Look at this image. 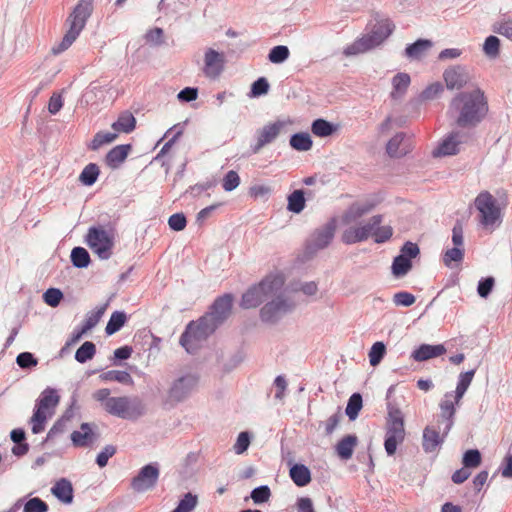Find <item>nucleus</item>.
<instances>
[{
	"label": "nucleus",
	"mask_w": 512,
	"mask_h": 512,
	"mask_svg": "<svg viewBox=\"0 0 512 512\" xmlns=\"http://www.w3.org/2000/svg\"><path fill=\"white\" fill-rule=\"evenodd\" d=\"M210 315H204L197 321H191L180 336V344L187 352L195 348L197 342L206 340L215 332L218 326L211 320Z\"/></svg>",
	"instance_id": "obj_6"
},
{
	"label": "nucleus",
	"mask_w": 512,
	"mask_h": 512,
	"mask_svg": "<svg viewBox=\"0 0 512 512\" xmlns=\"http://www.w3.org/2000/svg\"><path fill=\"white\" fill-rule=\"evenodd\" d=\"M52 494L65 504L73 501V487L69 480L62 478L58 480L51 488Z\"/></svg>",
	"instance_id": "obj_27"
},
{
	"label": "nucleus",
	"mask_w": 512,
	"mask_h": 512,
	"mask_svg": "<svg viewBox=\"0 0 512 512\" xmlns=\"http://www.w3.org/2000/svg\"><path fill=\"white\" fill-rule=\"evenodd\" d=\"M271 496V490L267 485H261L251 491L250 497L257 505L265 503Z\"/></svg>",
	"instance_id": "obj_52"
},
{
	"label": "nucleus",
	"mask_w": 512,
	"mask_h": 512,
	"mask_svg": "<svg viewBox=\"0 0 512 512\" xmlns=\"http://www.w3.org/2000/svg\"><path fill=\"white\" fill-rule=\"evenodd\" d=\"M104 409L111 415L122 419H133L142 416L145 413L143 402L138 399H130L126 396L111 397Z\"/></svg>",
	"instance_id": "obj_9"
},
{
	"label": "nucleus",
	"mask_w": 512,
	"mask_h": 512,
	"mask_svg": "<svg viewBox=\"0 0 512 512\" xmlns=\"http://www.w3.org/2000/svg\"><path fill=\"white\" fill-rule=\"evenodd\" d=\"M374 20L375 24L371 33L364 35L347 46L344 49V55L354 56L365 53L382 44L393 33L395 25L389 18L384 17L380 13H375Z\"/></svg>",
	"instance_id": "obj_3"
},
{
	"label": "nucleus",
	"mask_w": 512,
	"mask_h": 512,
	"mask_svg": "<svg viewBox=\"0 0 512 512\" xmlns=\"http://www.w3.org/2000/svg\"><path fill=\"white\" fill-rule=\"evenodd\" d=\"M270 88L269 82L265 77H259L251 85L249 92L250 97H260L268 93Z\"/></svg>",
	"instance_id": "obj_51"
},
{
	"label": "nucleus",
	"mask_w": 512,
	"mask_h": 512,
	"mask_svg": "<svg viewBox=\"0 0 512 512\" xmlns=\"http://www.w3.org/2000/svg\"><path fill=\"white\" fill-rule=\"evenodd\" d=\"M459 137H460L459 132H452L433 151V155L435 157H439V156H450V155L457 154L459 152V145L461 144Z\"/></svg>",
	"instance_id": "obj_25"
},
{
	"label": "nucleus",
	"mask_w": 512,
	"mask_h": 512,
	"mask_svg": "<svg viewBox=\"0 0 512 512\" xmlns=\"http://www.w3.org/2000/svg\"><path fill=\"white\" fill-rule=\"evenodd\" d=\"M452 398H454L453 392H447L444 395V399L440 403L441 412L437 419H440V423L443 424L444 436L448 435L454 425V415L456 413V409Z\"/></svg>",
	"instance_id": "obj_20"
},
{
	"label": "nucleus",
	"mask_w": 512,
	"mask_h": 512,
	"mask_svg": "<svg viewBox=\"0 0 512 512\" xmlns=\"http://www.w3.org/2000/svg\"><path fill=\"white\" fill-rule=\"evenodd\" d=\"M443 78L449 90H459L463 88L470 79L466 67L461 65L447 68L443 73Z\"/></svg>",
	"instance_id": "obj_19"
},
{
	"label": "nucleus",
	"mask_w": 512,
	"mask_h": 512,
	"mask_svg": "<svg viewBox=\"0 0 512 512\" xmlns=\"http://www.w3.org/2000/svg\"><path fill=\"white\" fill-rule=\"evenodd\" d=\"M127 316L122 311H114L106 325L105 332L107 335H113L118 332L126 323Z\"/></svg>",
	"instance_id": "obj_41"
},
{
	"label": "nucleus",
	"mask_w": 512,
	"mask_h": 512,
	"mask_svg": "<svg viewBox=\"0 0 512 512\" xmlns=\"http://www.w3.org/2000/svg\"><path fill=\"white\" fill-rule=\"evenodd\" d=\"M386 353V346L383 342H375L369 351V362L371 366H377Z\"/></svg>",
	"instance_id": "obj_49"
},
{
	"label": "nucleus",
	"mask_w": 512,
	"mask_h": 512,
	"mask_svg": "<svg viewBox=\"0 0 512 512\" xmlns=\"http://www.w3.org/2000/svg\"><path fill=\"white\" fill-rule=\"evenodd\" d=\"M48 504L39 497L29 499L25 505L23 512H47Z\"/></svg>",
	"instance_id": "obj_54"
},
{
	"label": "nucleus",
	"mask_w": 512,
	"mask_h": 512,
	"mask_svg": "<svg viewBox=\"0 0 512 512\" xmlns=\"http://www.w3.org/2000/svg\"><path fill=\"white\" fill-rule=\"evenodd\" d=\"M250 445V435L248 432L244 431L241 432L236 440V443L234 445V451L236 454H242L244 453Z\"/></svg>",
	"instance_id": "obj_63"
},
{
	"label": "nucleus",
	"mask_w": 512,
	"mask_h": 512,
	"mask_svg": "<svg viewBox=\"0 0 512 512\" xmlns=\"http://www.w3.org/2000/svg\"><path fill=\"white\" fill-rule=\"evenodd\" d=\"M117 449L114 445H106L96 457V463L103 468L107 465L108 460L113 457Z\"/></svg>",
	"instance_id": "obj_59"
},
{
	"label": "nucleus",
	"mask_w": 512,
	"mask_h": 512,
	"mask_svg": "<svg viewBox=\"0 0 512 512\" xmlns=\"http://www.w3.org/2000/svg\"><path fill=\"white\" fill-rule=\"evenodd\" d=\"M450 110L458 113L457 126L476 127L488 112V103L484 92L477 88L471 92H460L451 101Z\"/></svg>",
	"instance_id": "obj_1"
},
{
	"label": "nucleus",
	"mask_w": 512,
	"mask_h": 512,
	"mask_svg": "<svg viewBox=\"0 0 512 512\" xmlns=\"http://www.w3.org/2000/svg\"><path fill=\"white\" fill-rule=\"evenodd\" d=\"M357 444V437L355 435H347L343 437L336 445V452L341 459H350L354 447Z\"/></svg>",
	"instance_id": "obj_34"
},
{
	"label": "nucleus",
	"mask_w": 512,
	"mask_h": 512,
	"mask_svg": "<svg viewBox=\"0 0 512 512\" xmlns=\"http://www.w3.org/2000/svg\"><path fill=\"white\" fill-rule=\"evenodd\" d=\"M62 299L63 293L57 288H49L43 294L44 302L51 307H57Z\"/></svg>",
	"instance_id": "obj_53"
},
{
	"label": "nucleus",
	"mask_w": 512,
	"mask_h": 512,
	"mask_svg": "<svg viewBox=\"0 0 512 512\" xmlns=\"http://www.w3.org/2000/svg\"><path fill=\"white\" fill-rule=\"evenodd\" d=\"M287 210L299 214L301 213L306 205V199H305V193L302 189L294 190L291 194L287 197Z\"/></svg>",
	"instance_id": "obj_35"
},
{
	"label": "nucleus",
	"mask_w": 512,
	"mask_h": 512,
	"mask_svg": "<svg viewBox=\"0 0 512 512\" xmlns=\"http://www.w3.org/2000/svg\"><path fill=\"white\" fill-rule=\"evenodd\" d=\"M95 424L82 423L79 431H73L70 438L75 447H88L97 441L99 435L94 431Z\"/></svg>",
	"instance_id": "obj_21"
},
{
	"label": "nucleus",
	"mask_w": 512,
	"mask_h": 512,
	"mask_svg": "<svg viewBox=\"0 0 512 512\" xmlns=\"http://www.w3.org/2000/svg\"><path fill=\"white\" fill-rule=\"evenodd\" d=\"M160 469L157 462L143 466L138 474L131 479L130 486L137 493L153 489L159 479Z\"/></svg>",
	"instance_id": "obj_15"
},
{
	"label": "nucleus",
	"mask_w": 512,
	"mask_h": 512,
	"mask_svg": "<svg viewBox=\"0 0 512 512\" xmlns=\"http://www.w3.org/2000/svg\"><path fill=\"white\" fill-rule=\"evenodd\" d=\"M290 56L289 48L285 45L274 46L268 54V60L273 64H281Z\"/></svg>",
	"instance_id": "obj_47"
},
{
	"label": "nucleus",
	"mask_w": 512,
	"mask_h": 512,
	"mask_svg": "<svg viewBox=\"0 0 512 512\" xmlns=\"http://www.w3.org/2000/svg\"><path fill=\"white\" fill-rule=\"evenodd\" d=\"M287 126L284 120L269 122L255 132L256 142L250 145V153L258 154L265 146L273 143Z\"/></svg>",
	"instance_id": "obj_14"
},
{
	"label": "nucleus",
	"mask_w": 512,
	"mask_h": 512,
	"mask_svg": "<svg viewBox=\"0 0 512 512\" xmlns=\"http://www.w3.org/2000/svg\"><path fill=\"white\" fill-rule=\"evenodd\" d=\"M382 222L381 215L373 216L368 223L361 227H350L342 234V241L346 244H353L366 240L373 232L376 226Z\"/></svg>",
	"instance_id": "obj_16"
},
{
	"label": "nucleus",
	"mask_w": 512,
	"mask_h": 512,
	"mask_svg": "<svg viewBox=\"0 0 512 512\" xmlns=\"http://www.w3.org/2000/svg\"><path fill=\"white\" fill-rule=\"evenodd\" d=\"M452 241L454 247L447 249L443 256H463V228L459 221L454 225L452 230Z\"/></svg>",
	"instance_id": "obj_31"
},
{
	"label": "nucleus",
	"mask_w": 512,
	"mask_h": 512,
	"mask_svg": "<svg viewBox=\"0 0 512 512\" xmlns=\"http://www.w3.org/2000/svg\"><path fill=\"white\" fill-rule=\"evenodd\" d=\"M204 62V74L207 77L215 79L221 74L223 70L224 59L223 56L216 50L209 48L205 52Z\"/></svg>",
	"instance_id": "obj_22"
},
{
	"label": "nucleus",
	"mask_w": 512,
	"mask_h": 512,
	"mask_svg": "<svg viewBox=\"0 0 512 512\" xmlns=\"http://www.w3.org/2000/svg\"><path fill=\"white\" fill-rule=\"evenodd\" d=\"M93 12V0H79L73 11L67 18L69 29L64 35L62 41L52 48V53L58 55L67 50L77 39L84 29L87 20Z\"/></svg>",
	"instance_id": "obj_4"
},
{
	"label": "nucleus",
	"mask_w": 512,
	"mask_h": 512,
	"mask_svg": "<svg viewBox=\"0 0 512 512\" xmlns=\"http://www.w3.org/2000/svg\"><path fill=\"white\" fill-rule=\"evenodd\" d=\"M485 55L491 59H495L500 53V40L494 35H490L485 39L483 44Z\"/></svg>",
	"instance_id": "obj_48"
},
{
	"label": "nucleus",
	"mask_w": 512,
	"mask_h": 512,
	"mask_svg": "<svg viewBox=\"0 0 512 512\" xmlns=\"http://www.w3.org/2000/svg\"><path fill=\"white\" fill-rule=\"evenodd\" d=\"M286 281L285 274L275 269L268 273L258 284H254L242 295L240 307L251 309L260 306L265 300L276 296Z\"/></svg>",
	"instance_id": "obj_2"
},
{
	"label": "nucleus",
	"mask_w": 512,
	"mask_h": 512,
	"mask_svg": "<svg viewBox=\"0 0 512 512\" xmlns=\"http://www.w3.org/2000/svg\"><path fill=\"white\" fill-rule=\"evenodd\" d=\"M411 83V78L407 73H397L392 78L393 89L390 93V97L394 101H400L407 92V89Z\"/></svg>",
	"instance_id": "obj_26"
},
{
	"label": "nucleus",
	"mask_w": 512,
	"mask_h": 512,
	"mask_svg": "<svg viewBox=\"0 0 512 512\" xmlns=\"http://www.w3.org/2000/svg\"><path fill=\"white\" fill-rule=\"evenodd\" d=\"M233 304V295L224 294L215 299L210 311L206 315H210L213 322L219 327L231 314Z\"/></svg>",
	"instance_id": "obj_17"
},
{
	"label": "nucleus",
	"mask_w": 512,
	"mask_h": 512,
	"mask_svg": "<svg viewBox=\"0 0 512 512\" xmlns=\"http://www.w3.org/2000/svg\"><path fill=\"white\" fill-rule=\"evenodd\" d=\"M115 241L112 229L103 226H92L88 229L86 243L98 256L111 252Z\"/></svg>",
	"instance_id": "obj_11"
},
{
	"label": "nucleus",
	"mask_w": 512,
	"mask_h": 512,
	"mask_svg": "<svg viewBox=\"0 0 512 512\" xmlns=\"http://www.w3.org/2000/svg\"><path fill=\"white\" fill-rule=\"evenodd\" d=\"M415 301H416L415 296L406 291L397 292L393 296V302L396 306L409 307V306L413 305L415 303Z\"/></svg>",
	"instance_id": "obj_58"
},
{
	"label": "nucleus",
	"mask_w": 512,
	"mask_h": 512,
	"mask_svg": "<svg viewBox=\"0 0 512 512\" xmlns=\"http://www.w3.org/2000/svg\"><path fill=\"white\" fill-rule=\"evenodd\" d=\"M60 396L53 388L47 387L42 391L36 401L35 409L31 417L32 432L34 434L41 433L45 428L47 413L53 410L59 403Z\"/></svg>",
	"instance_id": "obj_7"
},
{
	"label": "nucleus",
	"mask_w": 512,
	"mask_h": 512,
	"mask_svg": "<svg viewBox=\"0 0 512 512\" xmlns=\"http://www.w3.org/2000/svg\"><path fill=\"white\" fill-rule=\"evenodd\" d=\"M412 258H394L391 272L395 278H403L412 269Z\"/></svg>",
	"instance_id": "obj_40"
},
{
	"label": "nucleus",
	"mask_w": 512,
	"mask_h": 512,
	"mask_svg": "<svg viewBox=\"0 0 512 512\" xmlns=\"http://www.w3.org/2000/svg\"><path fill=\"white\" fill-rule=\"evenodd\" d=\"M443 424L437 419L436 424L428 425L423 430L422 447L426 453H432L444 442Z\"/></svg>",
	"instance_id": "obj_18"
},
{
	"label": "nucleus",
	"mask_w": 512,
	"mask_h": 512,
	"mask_svg": "<svg viewBox=\"0 0 512 512\" xmlns=\"http://www.w3.org/2000/svg\"><path fill=\"white\" fill-rule=\"evenodd\" d=\"M186 224L187 220L183 213H175L168 219V225L173 231H182Z\"/></svg>",
	"instance_id": "obj_62"
},
{
	"label": "nucleus",
	"mask_w": 512,
	"mask_h": 512,
	"mask_svg": "<svg viewBox=\"0 0 512 512\" xmlns=\"http://www.w3.org/2000/svg\"><path fill=\"white\" fill-rule=\"evenodd\" d=\"M118 137V134L117 133H111V132H97L91 143L89 144V149L92 150V151H96L98 150L101 146L105 145V144H109V143H112L113 141H115Z\"/></svg>",
	"instance_id": "obj_45"
},
{
	"label": "nucleus",
	"mask_w": 512,
	"mask_h": 512,
	"mask_svg": "<svg viewBox=\"0 0 512 512\" xmlns=\"http://www.w3.org/2000/svg\"><path fill=\"white\" fill-rule=\"evenodd\" d=\"M432 45V42L428 39H418L414 43L407 45L404 51L405 56L412 60L420 59Z\"/></svg>",
	"instance_id": "obj_30"
},
{
	"label": "nucleus",
	"mask_w": 512,
	"mask_h": 512,
	"mask_svg": "<svg viewBox=\"0 0 512 512\" xmlns=\"http://www.w3.org/2000/svg\"><path fill=\"white\" fill-rule=\"evenodd\" d=\"M445 352L446 348L444 347L443 344H421L417 349H415L412 352L411 358H413L417 362H423L441 356Z\"/></svg>",
	"instance_id": "obj_23"
},
{
	"label": "nucleus",
	"mask_w": 512,
	"mask_h": 512,
	"mask_svg": "<svg viewBox=\"0 0 512 512\" xmlns=\"http://www.w3.org/2000/svg\"><path fill=\"white\" fill-rule=\"evenodd\" d=\"M289 144L296 151H308L312 148L313 141L309 133L298 132L291 135Z\"/></svg>",
	"instance_id": "obj_36"
},
{
	"label": "nucleus",
	"mask_w": 512,
	"mask_h": 512,
	"mask_svg": "<svg viewBox=\"0 0 512 512\" xmlns=\"http://www.w3.org/2000/svg\"><path fill=\"white\" fill-rule=\"evenodd\" d=\"M443 92V86L439 82H435L427 86L420 94L419 98L421 101L433 100L437 98L440 93Z\"/></svg>",
	"instance_id": "obj_55"
},
{
	"label": "nucleus",
	"mask_w": 512,
	"mask_h": 512,
	"mask_svg": "<svg viewBox=\"0 0 512 512\" xmlns=\"http://www.w3.org/2000/svg\"><path fill=\"white\" fill-rule=\"evenodd\" d=\"M199 376L185 373L175 378L167 391L166 403L174 406L187 400L198 388Z\"/></svg>",
	"instance_id": "obj_8"
},
{
	"label": "nucleus",
	"mask_w": 512,
	"mask_h": 512,
	"mask_svg": "<svg viewBox=\"0 0 512 512\" xmlns=\"http://www.w3.org/2000/svg\"><path fill=\"white\" fill-rule=\"evenodd\" d=\"M387 409L388 417L386 422L384 448L387 455L392 456L395 454L397 446L403 443L406 433L401 410L390 403L388 404Z\"/></svg>",
	"instance_id": "obj_5"
},
{
	"label": "nucleus",
	"mask_w": 512,
	"mask_h": 512,
	"mask_svg": "<svg viewBox=\"0 0 512 512\" xmlns=\"http://www.w3.org/2000/svg\"><path fill=\"white\" fill-rule=\"evenodd\" d=\"M475 372H476V369H472V370L462 372L459 374L457 387H456V390L453 392L456 405H459L461 399L463 398L464 394L468 390V388L474 378Z\"/></svg>",
	"instance_id": "obj_28"
},
{
	"label": "nucleus",
	"mask_w": 512,
	"mask_h": 512,
	"mask_svg": "<svg viewBox=\"0 0 512 512\" xmlns=\"http://www.w3.org/2000/svg\"><path fill=\"white\" fill-rule=\"evenodd\" d=\"M108 305L109 303L106 302L105 304L97 307L95 310L89 311L86 314L85 320L81 328L84 329V331L86 332L93 329L104 315Z\"/></svg>",
	"instance_id": "obj_38"
},
{
	"label": "nucleus",
	"mask_w": 512,
	"mask_h": 512,
	"mask_svg": "<svg viewBox=\"0 0 512 512\" xmlns=\"http://www.w3.org/2000/svg\"><path fill=\"white\" fill-rule=\"evenodd\" d=\"M240 184V177L238 173L234 170L228 171L222 182L223 189L227 192H231L235 190Z\"/></svg>",
	"instance_id": "obj_56"
},
{
	"label": "nucleus",
	"mask_w": 512,
	"mask_h": 512,
	"mask_svg": "<svg viewBox=\"0 0 512 512\" xmlns=\"http://www.w3.org/2000/svg\"><path fill=\"white\" fill-rule=\"evenodd\" d=\"M374 207L373 203H354L352 204L345 214V220L347 222L356 221L358 218L369 213Z\"/></svg>",
	"instance_id": "obj_37"
},
{
	"label": "nucleus",
	"mask_w": 512,
	"mask_h": 512,
	"mask_svg": "<svg viewBox=\"0 0 512 512\" xmlns=\"http://www.w3.org/2000/svg\"><path fill=\"white\" fill-rule=\"evenodd\" d=\"M197 504L198 496L188 492L180 499L178 505L172 512H192Z\"/></svg>",
	"instance_id": "obj_46"
},
{
	"label": "nucleus",
	"mask_w": 512,
	"mask_h": 512,
	"mask_svg": "<svg viewBox=\"0 0 512 512\" xmlns=\"http://www.w3.org/2000/svg\"><path fill=\"white\" fill-rule=\"evenodd\" d=\"M16 363L22 369H29L31 367H35L38 364L37 358L30 352H22L18 354L16 358Z\"/></svg>",
	"instance_id": "obj_60"
},
{
	"label": "nucleus",
	"mask_w": 512,
	"mask_h": 512,
	"mask_svg": "<svg viewBox=\"0 0 512 512\" xmlns=\"http://www.w3.org/2000/svg\"><path fill=\"white\" fill-rule=\"evenodd\" d=\"M336 231L335 219L315 229L305 241L306 256H311L326 248L332 241Z\"/></svg>",
	"instance_id": "obj_12"
},
{
	"label": "nucleus",
	"mask_w": 512,
	"mask_h": 512,
	"mask_svg": "<svg viewBox=\"0 0 512 512\" xmlns=\"http://www.w3.org/2000/svg\"><path fill=\"white\" fill-rule=\"evenodd\" d=\"M363 406V400L360 393H353L348 399L345 413L350 420H355Z\"/></svg>",
	"instance_id": "obj_44"
},
{
	"label": "nucleus",
	"mask_w": 512,
	"mask_h": 512,
	"mask_svg": "<svg viewBox=\"0 0 512 512\" xmlns=\"http://www.w3.org/2000/svg\"><path fill=\"white\" fill-rule=\"evenodd\" d=\"M290 478L298 487H304L311 482V472L304 464H294L289 471Z\"/></svg>",
	"instance_id": "obj_29"
},
{
	"label": "nucleus",
	"mask_w": 512,
	"mask_h": 512,
	"mask_svg": "<svg viewBox=\"0 0 512 512\" xmlns=\"http://www.w3.org/2000/svg\"><path fill=\"white\" fill-rule=\"evenodd\" d=\"M474 203L480 213V223L484 228L493 230L501 223L500 209L496 205L495 198L489 192H481Z\"/></svg>",
	"instance_id": "obj_10"
},
{
	"label": "nucleus",
	"mask_w": 512,
	"mask_h": 512,
	"mask_svg": "<svg viewBox=\"0 0 512 512\" xmlns=\"http://www.w3.org/2000/svg\"><path fill=\"white\" fill-rule=\"evenodd\" d=\"M493 32L507 37L512 41V20H507L493 25Z\"/></svg>",
	"instance_id": "obj_64"
},
{
	"label": "nucleus",
	"mask_w": 512,
	"mask_h": 512,
	"mask_svg": "<svg viewBox=\"0 0 512 512\" xmlns=\"http://www.w3.org/2000/svg\"><path fill=\"white\" fill-rule=\"evenodd\" d=\"M99 378L104 382L115 381L121 384L132 385L133 378L126 371L109 370L100 374Z\"/></svg>",
	"instance_id": "obj_39"
},
{
	"label": "nucleus",
	"mask_w": 512,
	"mask_h": 512,
	"mask_svg": "<svg viewBox=\"0 0 512 512\" xmlns=\"http://www.w3.org/2000/svg\"><path fill=\"white\" fill-rule=\"evenodd\" d=\"M96 354V345L91 341L84 342L75 352V360L81 364L91 360Z\"/></svg>",
	"instance_id": "obj_43"
},
{
	"label": "nucleus",
	"mask_w": 512,
	"mask_h": 512,
	"mask_svg": "<svg viewBox=\"0 0 512 512\" xmlns=\"http://www.w3.org/2000/svg\"><path fill=\"white\" fill-rule=\"evenodd\" d=\"M405 137L404 133H397L394 137H392L387 145H386V152L391 157L398 156V150L401 142L403 141Z\"/></svg>",
	"instance_id": "obj_61"
},
{
	"label": "nucleus",
	"mask_w": 512,
	"mask_h": 512,
	"mask_svg": "<svg viewBox=\"0 0 512 512\" xmlns=\"http://www.w3.org/2000/svg\"><path fill=\"white\" fill-rule=\"evenodd\" d=\"M100 169L97 164L89 163L79 175V181L85 186H92L98 179Z\"/></svg>",
	"instance_id": "obj_42"
},
{
	"label": "nucleus",
	"mask_w": 512,
	"mask_h": 512,
	"mask_svg": "<svg viewBox=\"0 0 512 512\" xmlns=\"http://www.w3.org/2000/svg\"><path fill=\"white\" fill-rule=\"evenodd\" d=\"M481 453L478 449L467 450L462 458V464L465 468H476L481 464Z\"/></svg>",
	"instance_id": "obj_50"
},
{
	"label": "nucleus",
	"mask_w": 512,
	"mask_h": 512,
	"mask_svg": "<svg viewBox=\"0 0 512 512\" xmlns=\"http://www.w3.org/2000/svg\"><path fill=\"white\" fill-rule=\"evenodd\" d=\"M131 150V144H121L113 147L105 156L106 165L111 169L119 168Z\"/></svg>",
	"instance_id": "obj_24"
},
{
	"label": "nucleus",
	"mask_w": 512,
	"mask_h": 512,
	"mask_svg": "<svg viewBox=\"0 0 512 512\" xmlns=\"http://www.w3.org/2000/svg\"><path fill=\"white\" fill-rule=\"evenodd\" d=\"M495 280L493 277L489 276L486 278H482L478 282L477 286V293L481 298H487L490 293L492 292V289L494 287Z\"/></svg>",
	"instance_id": "obj_57"
},
{
	"label": "nucleus",
	"mask_w": 512,
	"mask_h": 512,
	"mask_svg": "<svg viewBox=\"0 0 512 512\" xmlns=\"http://www.w3.org/2000/svg\"><path fill=\"white\" fill-rule=\"evenodd\" d=\"M116 132L130 133L136 127V119L129 111L122 112L118 119L111 125Z\"/></svg>",
	"instance_id": "obj_32"
},
{
	"label": "nucleus",
	"mask_w": 512,
	"mask_h": 512,
	"mask_svg": "<svg viewBox=\"0 0 512 512\" xmlns=\"http://www.w3.org/2000/svg\"><path fill=\"white\" fill-rule=\"evenodd\" d=\"M272 300L264 304L260 309V318L265 323L274 324L278 322L283 315L293 309V305L282 293V290Z\"/></svg>",
	"instance_id": "obj_13"
},
{
	"label": "nucleus",
	"mask_w": 512,
	"mask_h": 512,
	"mask_svg": "<svg viewBox=\"0 0 512 512\" xmlns=\"http://www.w3.org/2000/svg\"><path fill=\"white\" fill-rule=\"evenodd\" d=\"M311 131L317 137H329L337 131V125L323 118H318L312 122Z\"/></svg>",
	"instance_id": "obj_33"
}]
</instances>
